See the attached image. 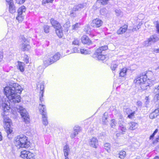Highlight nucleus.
<instances>
[{
  "mask_svg": "<svg viewBox=\"0 0 159 159\" xmlns=\"http://www.w3.org/2000/svg\"><path fill=\"white\" fill-rule=\"evenodd\" d=\"M43 62L44 65L46 66L53 63V61L52 60L50 55L46 56L44 57Z\"/></svg>",
  "mask_w": 159,
  "mask_h": 159,
  "instance_id": "nucleus-13",
  "label": "nucleus"
},
{
  "mask_svg": "<svg viewBox=\"0 0 159 159\" xmlns=\"http://www.w3.org/2000/svg\"><path fill=\"white\" fill-rule=\"evenodd\" d=\"M116 123L115 121V120L114 119H112L111 120V126L112 128H113L115 125Z\"/></svg>",
  "mask_w": 159,
  "mask_h": 159,
  "instance_id": "nucleus-45",
  "label": "nucleus"
},
{
  "mask_svg": "<svg viewBox=\"0 0 159 159\" xmlns=\"http://www.w3.org/2000/svg\"><path fill=\"white\" fill-rule=\"evenodd\" d=\"M127 25H125L121 27L117 31V33L118 34H122L125 33L127 29Z\"/></svg>",
  "mask_w": 159,
  "mask_h": 159,
  "instance_id": "nucleus-16",
  "label": "nucleus"
},
{
  "mask_svg": "<svg viewBox=\"0 0 159 159\" xmlns=\"http://www.w3.org/2000/svg\"><path fill=\"white\" fill-rule=\"evenodd\" d=\"M21 38L22 43L20 45V48L23 51H28L30 48V46L28 44V41L24 37L21 36Z\"/></svg>",
  "mask_w": 159,
  "mask_h": 159,
  "instance_id": "nucleus-8",
  "label": "nucleus"
},
{
  "mask_svg": "<svg viewBox=\"0 0 159 159\" xmlns=\"http://www.w3.org/2000/svg\"><path fill=\"white\" fill-rule=\"evenodd\" d=\"M44 89V85H43V84H42L40 85V90L41 91V92H40V94H41V95H43V94L44 93V91H43Z\"/></svg>",
  "mask_w": 159,
  "mask_h": 159,
  "instance_id": "nucleus-44",
  "label": "nucleus"
},
{
  "mask_svg": "<svg viewBox=\"0 0 159 159\" xmlns=\"http://www.w3.org/2000/svg\"><path fill=\"white\" fill-rule=\"evenodd\" d=\"M115 12L116 16L120 17L122 16V13L120 9H116L115 10Z\"/></svg>",
  "mask_w": 159,
  "mask_h": 159,
  "instance_id": "nucleus-35",
  "label": "nucleus"
},
{
  "mask_svg": "<svg viewBox=\"0 0 159 159\" xmlns=\"http://www.w3.org/2000/svg\"><path fill=\"white\" fill-rule=\"evenodd\" d=\"M39 107L40 112L41 113L42 115L43 113H47L45 107L44 105L43 104V103H39Z\"/></svg>",
  "mask_w": 159,
  "mask_h": 159,
  "instance_id": "nucleus-24",
  "label": "nucleus"
},
{
  "mask_svg": "<svg viewBox=\"0 0 159 159\" xmlns=\"http://www.w3.org/2000/svg\"><path fill=\"white\" fill-rule=\"evenodd\" d=\"M155 91L156 93L158 92L159 93V85L158 86L157 89H156Z\"/></svg>",
  "mask_w": 159,
  "mask_h": 159,
  "instance_id": "nucleus-58",
  "label": "nucleus"
},
{
  "mask_svg": "<svg viewBox=\"0 0 159 159\" xmlns=\"http://www.w3.org/2000/svg\"><path fill=\"white\" fill-rule=\"evenodd\" d=\"M159 141V136L156 139L154 142H157Z\"/></svg>",
  "mask_w": 159,
  "mask_h": 159,
  "instance_id": "nucleus-62",
  "label": "nucleus"
},
{
  "mask_svg": "<svg viewBox=\"0 0 159 159\" xmlns=\"http://www.w3.org/2000/svg\"><path fill=\"white\" fill-rule=\"evenodd\" d=\"M42 115L43 124L45 126H46L48 124L47 113H43L42 114Z\"/></svg>",
  "mask_w": 159,
  "mask_h": 159,
  "instance_id": "nucleus-23",
  "label": "nucleus"
},
{
  "mask_svg": "<svg viewBox=\"0 0 159 159\" xmlns=\"http://www.w3.org/2000/svg\"><path fill=\"white\" fill-rule=\"evenodd\" d=\"M10 86L5 87H8L10 88V91L11 93H20L23 90V89L21 86L16 83H11L9 84Z\"/></svg>",
  "mask_w": 159,
  "mask_h": 159,
  "instance_id": "nucleus-5",
  "label": "nucleus"
},
{
  "mask_svg": "<svg viewBox=\"0 0 159 159\" xmlns=\"http://www.w3.org/2000/svg\"><path fill=\"white\" fill-rule=\"evenodd\" d=\"M98 1L103 5H106L107 3L109 0H97Z\"/></svg>",
  "mask_w": 159,
  "mask_h": 159,
  "instance_id": "nucleus-38",
  "label": "nucleus"
},
{
  "mask_svg": "<svg viewBox=\"0 0 159 159\" xmlns=\"http://www.w3.org/2000/svg\"><path fill=\"white\" fill-rule=\"evenodd\" d=\"M127 69L126 68H124L122 69L120 73V75L121 77H124L126 75Z\"/></svg>",
  "mask_w": 159,
  "mask_h": 159,
  "instance_id": "nucleus-31",
  "label": "nucleus"
},
{
  "mask_svg": "<svg viewBox=\"0 0 159 159\" xmlns=\"http://www.w3.org/2000/svg\"><path fill=\"white\" fill-rule=\"evenodd\" d=\"M89 143L91 147L97 148L98 145V141L96 138L93 137L89 140Z\"/></svg>",
  "mask_w": 159,
  "mask_h": 159,
  "instance_id": "nucleus-14",
  "label": "nucleus"
},
{
  "mask_svg": "<svg viewBox=\"0 0 159 159\" xmlns=\"http://www.w3.org/2000/svg\"><path fill=\"white\" fill-rule=\"evenodd\" d=\"M55 29L56 32L57 36L59 38H61L63 35V34L61 26H60V27L59 28H57Z\"/></svg>",
  "mask_w": 159,
  "mask_h": 159,
  "instance_id": "nucleus-22",
  "label": "nucleus"
},
{
  "mask_svg": "<svg viewBox=\"0 0 159 159\" xmlns=\"http://www.w3.org/2000/svg\"><path fill=\"white\" fill-rule=\"evenodd\" d=\"M80 50H78V49L76 48H74L73 49V51L72 52V53H80Z\"/></svg>",
  "mask_w": 159,
  "mask_h": 159,
  "instance_id": "nucleus-46",
  "label": "nucleus"
},
{
  "mask_svg": "<svg viewBox=\"0 0 159 159\" xmlns=\"http://www.w3.org/2000/svg\"><path fill=\"white\" fill-rule=\"evenodd\" d=\"M135 112V111L131 112L128 116V117L130 119H133L134 117V114Z\"/></svg>",
  "mask_w": 159,
  "mask_h": 159,
  "instance_id": "nucleus-37",
  "label": "nucleus"
},
{
  "mask_svg": "<svg viewBox=\"0 0 159 159\" xmlns=\"http://www.w3.org/2000/svg\"><path fill=\"white\" fill-rule=\"evenodd\" d=\"M129 129L131 130H134L136 129L138 126V124L134 122H130L128 123Z\"/></svg>",
  "mask_w": 159,
  "mask_h": 159,
  "instance_id": "nucleus-18",
  "label": "nucleus"
},
{
  "mask_svg": "<svg viewBox=\"0 0 159 159\" xmlns=\"http://www.w3.org/2000/svg\"><path fill=\"white\" fill-rule=\"evenodd\" d=\"M103 22L99 19H96L93 20L91 23V26L95 27H99L102 26Z\"/></svg>",
  "mask_w": 159,
  "mask_h": 159,
  "instance_id": "nucleus-12",
  "label": "nucleus"
},
{
  "mask_svg": "<svg viewBox=\"0 0 159 159\" xmlns=\"http://www.w3.org/2000/svg\"><path fill=\"white\" fill-rule=\"evenodd\" d=\"M154 99L155 100H157L159 99V93L156 94L154 97Z\"/></svg>",
  "mask_w": 159,
  "mask_h": 159,
  "instance_id": "nucleus-51",
  "label": "nucleus"
},
{
  "mask_svg": "<svg viewBox=\"0 0 159 159\" xmlns=\"http://www.w3.org/2000/svg\"><path fill=\"white\" fill-rule=\"evenodd\" d=\"M50 22L52 26L55 29L57 28H59L61 26L60 24L57 21L55 20L53 18L51 19Z\"/></svg>",
  "mask_w": 159,
  "mask_h": 159,
  "instance_id": "nucleus-20",
  "label": "nucleus"
},
{
  "mask_svg": "<svg viewBox=\"0 0 159 159\" xmlns=\"http://www.w3.org/2000/svg\"><path fill=\"white\" fill-rule=\"evenodd\" d=\"M137 105L139 107H141L142 106V102L140 101H138L137 102Z\"/></svg>",
  "mask_w": 159,
  "mask_h": 159,
  "instance_id": "nucleus-55",
  "label": "nucleus"
},
{
  "mask_svg": "<svg viewBox=\"0 0 159 159\" xmlns=\"http://www.w3.org/2000/svg\"><path fill=\"white\" fill-rule=\"evenodd\" d=\"M23 60L26 63H28L29 62L28 57L27 55L25 56Z\"/></svg>",
  "mask_w": 159,
  "mask_h": 159,
  "instance_id": "nucleus-43",
  "label": "nucleus"
},
{
  "mask_svg": "<svg viewBox=\"0 0 159 159\" xmlns=\"http://www.w3.org/2000/svg\"><path fill=\"white\" fill-rule=\"evenodd\" d=\"M82 42L84 44L89 45L92 43L89 37L86 35H83L81 38Z\"/></svg>",
  "mask_w": 159,
  "mask_h": 159,
  "instance_id": "nucleus-15",
  "label": "nucleus"
},
{
  "mask_svg": "<svg viewBox=\"0 0 159 159\" xmlns=\"http://www.w3.org/2000/svg\"><path fill=\"white\" fill-rule=\"evenodd\" d=\"M156 28L157 30V31L158 33H159V24H157L156 25Z\"/></svg>",
  "mask_w": 159,
  "mask_h": 159,
  "instance_id": "nucleus-61",
  "label": "nucleus"
},
{
  "mask_svg": "<svg viewBox=\"0 0 159 159\" xmlns=\"http://www.w3.org/2000/svg\"><path fill=\"white\" fill-rule=\"evenodd\" d=\"M119 129L122 132H125L126 130V128L123 125H120Z\"/></svg>",
  "mask_w": 159,
  "mask_h": 159,
  "instance_id": "nucleus-40",
  "label": "nucleus"
},
{
  "mask_svg": "<svg viewBox=\"0 0 159 159\" xmlns=\"http://www.w3.org/2000/svg\"><path fill=\"white\" fill-rule=\"evenodd\" d=\"M154 81L153 79H151L149 78L148 79H146V80H145L141 85L140 87L143 90L147 89L150 88V83H153L152 81Z\"/></svg>",
  "mask_w": 159,
  "mask_h": 159,
  "instance_id": "nucleus-10",
  "label": "nucleus"
},
{
  "mask_svg": "<svg viewBox=\"0 0 159 159\" xmlns=\"http://www.w3.org/2000/svg\"><path fill=\"white\" fill-rule=\"evenodd\" d=\"M7 115H2L4 119V126L6 132L8 136L9 134H11L12 132V130L11 127V125L12 124L11 120L7 116Z\"/></svg>",
  "mask_w": 159,
  "mask_h": 159,
  "instance_id": "nucleus-4",
  "label": "nucleus"
},
{
  "mask_svg": "<svg viewBox=\"0 0 159 159\" xmlns=\"http://www.w3.org/2000/svg\"><path fill=\"white\" fill-rule=\"evenodd\" d=\"M26 8L24 6H22L18 10V16L16 19L19 21H21L24 19L25 14Z\"/></svg>",
  "mask_w": 159,
  "mask_h": 159,
  "instance_id": "nucleus-7",
  "label": "nucleus"
},
{
  "mask_svg": "<svg viewBox=\"0 0 159 159\" xmlns=\"http://www.w3.org/2000/svg\"><path fill=\"white\" fill-rule=\"evenodd\" d=\"M3 58V55L2 53H0V62L1 61Z\"/></svg>",
  "mask_w": 159,
  "mask_h": 159,
  "instance_id": "nucleus-59",
  "label": "nucleus"
},
{
  "mask_svg": "<svg viewBox=\"0 0 159 159\" xmlns=\"http://www.w3.org/2000/svg\"><path fill=\"white\" fill-rule=\"evenodd\" d=\"M157 132H158V129H156L155 130V131H154V132H153V134L151 135L150 136V139H152L154 137V136L155 134L157 133Z\"/></svg>",
  "mask_w": 159,
  "mask_h": 159,
  "instance_id": "nucleus-49",
  "label": "nucleus"
},
{
  "mask_svg": "<svg viewBox=\"0 0 159 159\" xmlns=\"http://www.w3.org/2000/svg\"><path fill=\"white\" fill-rule=\"evenodd\" d=\"M85 7V4H80L75 6L73 8V9L75 11L80 10Z\"/></svg>",
  "mask_w": 159,
  "mask_h": 159,
  "instance_id": "nucleus-26",
  "label": "nucleus"
},
{
  "mask_svg": "<svg viewBox=\"0 0 159 159\" xmlns=\"http://www.w3.org/2000/svg\"><path fill=\"white\" fill-rule=\"evenodd\" d=\"M6 1L8 5H10L11 4H12L13 3L12 0H6Z\"/></svg>",
  "mask_w": 159,
  "mask_h": 159,
  "instance_id": "nucleus-53",
  "label": "nucleus"
},
{
  "mask_svg": "<svg viewBox=\"0 0 159 159\" xmlns=\"http://www.w3.org/2000/svg\"><path fill=\"white\" fill-rule=\"evenodd\" d=\"M153 52L156 53H159V48L154 49Z\"/></svg>",
  "mask_w": 159,
  "mask_h": 159,
  "instance_id": "nucleus-57",
  "label": "nucleus"
},
{
  "mask_svg": "<svg viewBox=\"0 0 159 159\" xmlns=\"http://www.w3.org/2000/svg\"><path fill=\"white\" fill-rule=\"evenodd\" d=\"M34 154L28 151H23L21 152L20 157L24 159H34Z\"/></svg>",
  "mask_w": 159,
  "mask_h": 159,
  "instance_id": "nucleus-9",
  "label": "nucleus"
},
{
  "mask_svg": "<svg viewBox=\"0 0 159 159\" xmlns=\"http://www.w3.org/2000/svg\"><path fill=\"white\" fill-rule=\"evenodd\" d=\"M147 41H148V40L147 41H145L144 42V45L145 46H148L149 45V44H151V42H149V43H148V42H146H146Z\"/></svg>",
  "mask_w": 159,
  "mask_h": 159,
  "instance_id": "nucleus-54",
  "label": "nucleus"
},
{
  "mask_svg": "<svg viewBox=\"0 0 159 159\" xmlns=\"http://www.w3.org/2000/svg\"><path fill=\"white\" fill-rule=\"evenodd\" d=\"M119 157L121 159H124L126 156V152L124 151H120L119 153Z\"/></svg>",
  "mask_w": 159,
  "mask_h": 159,
  "instance_id": "nucleus-32",
  "label": "nucleus"
},
{
  "mask_svg": "<svg viewBox=\"0 0 159 159\" xmlns=\"http://www.w3.org/2000/svg\"><path fill=\"white\" fill-rule=\"evenodd\" d=\"M79 40L77 39H75L72 42V44L75 45H79Z\"/></svg>",
  "mask_w": 159,
  "mask_h": 159,
  "instance_id": "nucleus-42",
  "label": "nucleus"
},
{
  "mask_svg": "<svg viewBox=\"0 0 159 159\" xmlns=\"http://www.w3.org/2000/svg\"><path fill=\"white\" fill-rule=\"evenodd\" d=\"M43 96L41 95V96L40 97V100L41 103H42V102L43 101Z\"/></svg>",
  "mask_w": 159,
  "mask_h": 159,
  "instance_id": "nucleus-56",
  "label": "nucleus"
},
{
  "mask_svg": "<svg viewBox=\"0 0 159 159\" xmlns=\"http://www.w3.org/2000/svg\"><path fill=\"white\" fill-rule=\"evenodd\" d=\"M147 78V75H142L140 76H138L134 80V83L137 85H141L145 80H146Z\"/></svg>",
  "mask_w": 159,
  "mask_h": 159,
  "instance_id": "nucleus-11",
  "label": "nucleus"
},
{
  "mask_svg": "<svg viewBox=\"0 0 159 159\" xmlns=\"http://www.w3.org/2000/svg\"><path fill=\"white\" fill-rule=\"evenodd\" d=\"M14 143L18 148H28L30 143L27 138L23 135H19L15 137Z\"/></svg>",
  "mask_w": 159,
  "mask_h": 159,
  "instance_id": "nucleus-1",
  "label": "nucleus"
},
{
  "mask_svg": "<svg viewBox=\"0 0 159 159\" xmlns=\"http://www.w3.org/2000/svg\"><path fill=\"white\" fill-rule=\"evenodd\" d=\"M17 108V111L20 113L22 117L23 118L24 121L26 123L29 122L30 121V118L25 109L20 106H18Z\"/></svg>",
  "mask_w": 159,
  "mask_h": 159,
  "instance_id": "nucleus-6",
  "label": "nucleus"
},
{
  "mask_svg": "<svg viewBox=\"0 0 159 159\" xmlns=\"http://www.w3.org/2000/svg\"><path fill=\"white\" fill-rule=\"evenodd\" d=\"M108 49L107 46L99 47L95 51L93 55V57L98 60H104L107 58V56L104 54L105 51Z\"/></svg>",
  "mask_w": 159,
  "mask_h": 159,
  "instance_id": "nucleus-3",
  "label": "nucleus"
},
{
  "mask_svg": "<svg viewBox=\"0 0 159 159\" xmlns=\"http://www.w3.org/2000/svg\"><path fill=\"white\" fill-rule=\"evenodd\" d=\"M132 112V110L129 108L126 109L125 112L127 114H129Z\"/></svg>",
  "mask_w": 159,
  "mask_h": 159,
  "instance_id": "nucleus-50",
  "label": "nucleus"
},
{
  "mask_svg": "<svg viewBox=\"0 0 159 159\" xmlns=\"http://www.w3.org/2000/svg\"><path fill=\"white\" fill-rule=\"evenodd\" d=\"M80 25V23H77L72 25V28L73 30H76L79 28Z\"/></svg>",
  "mask_w": 159,
  "mask_h": 159,
  "instance_id": "nucleus-36",
  "label": "nucleus"
},
{
  "mask_svg": "<svg viewBox=\"0 0 159 159\" xmlns=\"http://www.w3.org/2000/svg\"><path fill=\"white\" fill-rule=\"evenodd\" d=\"M108 114L107 112H105L104 114V117L102 118V122L104 124H106L107 123L108 121L107 120V117Z\"/></svg>",
  "mask_w": 159,
  "mask_h": 159,
  "instance_id": "nucleus-30",
  "label": "nucleus"
},
{
  "mask_svg": "<svg viewBox=\"0 0 159 159\" xmlns=\"http://www.w3.org/2000/svg\"><path fill=\"white\" fill-rule=\"evenodd\" d=\"M10 88L8 87H5L4 91L9 102L14 104L19 102L20 101V96L17 93H11L9 91Z\"/></svg>",
  "mask_w": 159,
  "mask_h": 159,
  "instance_id": "nucleus-2",
  "label": "nucleus"
},
{
  "mask_svg": "<svg viewBox=\"0 0 159 159\" xmlns=\"http://www.w3.org/2000/svg\"><path fill=\"white\" fill-rule=\"evenodd\" d=\"M2 137L1 132H0V141H2Z\"/></svg>",
  "mask_w": 159,
  "mask_h": 159,
  "instance_id": "nucleus-64",
  "label": "nucleus"
},
{
  "mask_svg": "<svg viewBox=\"0 0 159 159\" xmlns=\"http://www.w3.org/2000/svg\"><path fill=\"white\" fill-rule=\"evenodd\" d=\"M137 28L136 27H134L132 29V31H137Z\"/></svg>",
  "mask_w": 159,
  "mask_h": 159,
  "instance_id": "nucleus-63",
  "label": "nucleus"
},
{
  "mask_svg": "<svg viewBox=\"0 0 159 159\" xmlns=\"http://www.w3.org/2000/svg\"><path fill=\"white\" fill-rule=\"evenodd\" d=\"M53 61V63L58 60L60 57V54L59 53H57L54 56L52 55H50Z\"/></svg>",
  "mask_w": 159,
  "mask_h": 159,
  "instance_id": "nucleus-25",
  "label": "nucleus"
},
{
  "mask_svg": "<svg viewBox=\"0 0 159 159\" xmlns=\"http://www.w3.org/2000/svg\"><path fill=\"white\" fill-rule=\"evenodd\" d=\"M76 136V134L75 133V134L73 132L71 134L70 136L71 139H73Z\"/></svg>",
  "mask_w": 159,
  "mask_h": 159,
  "instance_id": "nucleus-52",
  "label": "nucleus"
},
{
  "mask_svg": "<svg viewBox=\"0 0 159 159\" xmlns=\"http://www.w3.org/2000/svg\"><path fill=\"white\" fill-rule=\"evenodd\" d=\"M72 51H70V50H67L66 52L67 54H69L72 53Z\"/></svg>",
  "mask_w": 159,
  "mask_h": 159,
  "instance_id": "nucleus-60",
  "label": "nucleus"
},
{
  "mask_svg": "<svg viewBox=\"0 0 159 159\" xmlns=\"http://www.w3.org/2000/svg\"><path fill=\"white\" fill-rule=\"evenodd\" d=\"M17 68L21 72H23L24 71L25 64L22 62L18 61Z\"/></svg>",
  "mask_w": 159,
  "mask_h": 159,
  "instance_id": "nucleus-21",
  "label": "nucleus"
},
{
  "mask_svg": "<svg viewBox=\"0 0 159 159\" xmlns=\"http://www.w3.org/2000/svg\"><path fill=\"white\" fill-rule=\"evenodd\" d=\"M70 16L71 17H75L76 16V14L75 12V11L73 9V10L71 11L70 14Z\"/></svg>",
  "mask_w": 159,
  "mask_h": 159,
  "instance_id": "nucleus-39",
  "label": "nucleus"
},
{
  "mask_svg": "<svg viewBox=\"0 0 159 159\" xmlns=\"http://www.w3.org/2000/svg\"><path fill=\"white\" fill-rule=\"evenodd\" d=\"M25 0H16V3L18 4H22L23 3Z\"/></svg>",
  "mask_w": 159,
  "mask_h": 159,
  "instance_id": "nucleus-48",
  "label": "nucleus"
},
{
  "mask_svg": "<svg viewBox=\"0 0 159 159\" xmlns=\"http://www.w3.org/2000/svg\"><path fill=\"white\" fill-rule=\"evenodd\" d=\"M63 150L64 156H68L70 152V149L68 144H66L64 146Z\"/></svg>",
  "mask_w": 159,
  "mask_h": 159,
  "instance_id": "nucleus-19",
  "label": "nucleus"
},
{
  "mask_svg": "<svg viewBox=\"0 0 159 159\" xmlns=\"http://www.w3.org/2000/svg\"><path fill=\"white\" fill-rule=\"evenodd\" d=\"M104 147L105 149L109 152L110 151L111 145L109 143H106L104 144Z\"/></svg>",
  "mask_w": 159,
  "mask_h": 159,
  "instance_id": "nucleus-33",
  "label": "nucleus"
},
{
  "mask_svg": "<svg viewBox=\"0 0 159 159\" xmlns=\"http://www.w3.org/2000/svg\"><path fill=\"white\" fill-rule=\"evenodd\" d=\"M81 54L86 55L89 54L91 52V51L88 49H81L80 50V52Z\"/></svg>",
  "mask_w": 159,
  "mask_h": 159,
  "instance_id": "nucleus-29",
  "label": "nucleus"
},
{
  "mask_svg": "<svg viewBox=\"0 0 159 159\" xmlns=\"http://www.w3.org/2000/svg\"><path fill=\"white\" fill-rule=\"evenodd\" d=\"M9 5V11L11 13H13L16 12V8L13 3Z\"/></svg>",
  "mask_w": 159,
  "mask_h": 159,
  "instance_id": "nucleus-28",
  "label": "nucleus"
},
{
  "mask_svg": "<svg viewBox=\"0 0 159 159\" xmlns=\"http://www.w3.org/2000/svg\"><path fill=\"white\" fill-rule=\"evenodd\" d=\"M119 62L117 61H113L111 66V69L112 71H114L119 65Z\"/></svg>",
  "mask_w": 159,
  "mask_h": 159,
  "instance_id": "nucleus-27",
  "label": "nucleus"
},
{
  "mask_svg": "<svg viewBox=\"0 0 159 159\" xmlns=\"http://www.w3.org/2000/svg\"><path fill=\"white\" fill-rule=\"evenodd\" d=\"M159 40V38L156 35H154L151 36L148 39V41H146V43L151 42V44L158 41Z\"/></svg>",
  "mask_w": 159,
  "mask_h": 159,
  "instance_id": "nucleus-17",
  "label": "nucleus"
},
{
  "mask_svg": "<svg viewBox=\"0 0 159 159\" xmlns=\"http://www.w3.org/2000/svg\"><path fill=\"white\" fill-rule=\"evenodd\" d=\"M53 0H43L42 3L43 4L48 3L49 2H52Z\"/></svg>",
  "mask_w": 159,
  "mask_h": 159,
  "instance_id": "nucleus-47",
  "label": "nucleus"
},
{
  "mask_svg": "<svg viewBox=\"0 0 159 159\" xmlns=\"http://www.w3.org/2000/svg\"><path fill=\"white\" fill-rule=\"evenodd\" d=\"M44 31L46 33H48L49 32V27L47 25H44Z\"/></svg>",
  "mask_w": 159,
  "mask_h": 159,
  "instance_id": "nucleus-41",
  "label": "nucleus"
},
{
  "mask_svg": "<svg viewBox=\"0 0 159 159\" xmlns=\"http://www.w3.org/2000/svg\"><path fill=\"white\" fill-rule=\"evenodd\" d=\"M81 130L79 126H75L74 128L73 132L75 134V133L77 135L78 133L80 132Z\"/></svg>",
  "mask_w": 159,
  "mask_h": 159,
  "instance_id": "nucleus-34",
  "label": "nucleus"
}]
</instances>
